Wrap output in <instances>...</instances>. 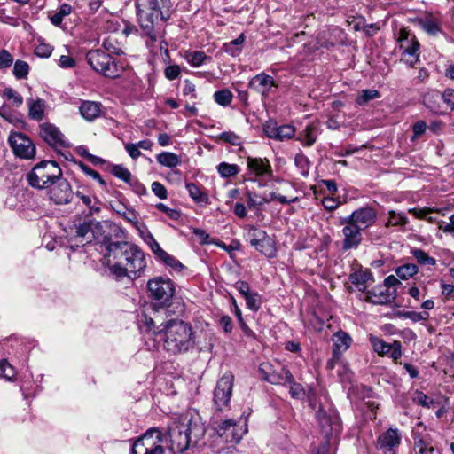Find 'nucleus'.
Instances as JSON below:
<instances>
[{
  "label": "nucleus",
  "instance_id": "6e6552de",
  "mask_svg": "<svg viewBox=\"0 0 454 454\" xmlns=\"http://www.w3.org/2000/svg\"><path fill=\"white\" fill-rule=\"evenodd\" d=\"M88 64L97 72L106 77L114 78L118 76L117 64L109 53L101 49L90 51L86 55Z\"/></svg>",
  "mask_w": 454,
  "mask_h": 454
},
{
  "label": "nucleus",
  "instance_id": "49530a36",
  "mask_svg": "<svg viewBox=\"0 0 454 454\" xmlns=\"http://www.w3.org/2000/svg\"><path fill=\"white\" fill-rule=\"evenodd\" d=\"M411 254L417 262L422 265H435L436 261L430 257L425 251L415 248L411 251Z\"/></svg>",
  "mask_w": 454,
  "mask_h": 454
},
{
  "label": "nucleus",
  "instance_id": "4be33fe9",
  "mask_svg": "<svg viewBox=\"0 0 454 454\" xmlns=\"http://www.w3.org/2000/svg\"><path fill=\"white\" fill-rule=\"evenodd\" d=\"M39 134L40 137L51 146L64 145V137L62 133L57 127L51 123L41 124Z\"/></svg>",
  "mask_w": 454,
  "mask_h": 454
},
{
  "label": "nucleus",
  "instance_id": "ea45409f",
  "mask_svg": "<svg viewBox=\"0 0 454 454\" xmlns=\"http://www.w3.org/2000/svg\"><path fill=\"white\" fill-rule=\"evenodd\" d=\"M418 273V266L413 263H407L395 269V274L402 279H408Z\"/></svg>",
  "mask_w": 454,
  "mask_h": 454
},
{
  "label": "nucleus",
  "instance_id": "a878e982",
  "mask_svg": "<svg viewBox=\"0 0 454 454\" xmlns=\"http://www.w3.org/2000/svg\"><path fill=\"white\" fill-rule=\"evenodd\" d=\"M408 224L409 219L404 213L395 210L388 212V218L385 224L386 227H397L400 231H405Z\"/></svg>",
  "mask_w": 454,
  "mask_h": 454
},
{
  "label": "nucleus",
  "instance_id": "8fccbe9b",
  "mask_svg": "<svg viewBox=\"0 0 454 454\" xmlns=\"http://www.w3.org/2000/svg\"><path fill=\"white\" fill-rule=\"evenodd\" d=\"M247 235L250 238V244H251V246H256L259 241H261L263 239L269 237V235L266 233V231H264L262 230H260V229H257V228H255L254 226H252L249 229V231L247 232Z\"/></svg>",
  "mask_w": 454,
  "mask_h": 454
},
{
  "label": "nucleus",
  "instance_id": "423d86ee",
  "mask_svg": "<svg viewBox=\"0 0 454 454\" xmlns=\"http://www.w3.org/2000/svg\"><path fill=\"white\" fill-rule=\"evenodd\" d=\"M148 297L159 307L169 305L174 294V283L167 278L155 277L147 282Z\"/></svg>",
  "mask_w": 454,
  "mask_h": 454
},
{
  "label": "nucleus",
  "instance_id": "37998d69",
  "mask_svg": "<svg viewBox=\"0 0 454 454\" xmlns=\"http://www.w3.org/2000/svg\"><path fill=\"white\" fill-rule=\"evenodd\" d=\"M247 308L252 311H258L262 305L261 295L257 292H250L244 297Z\"/></svg>",
  "mask_w": 454,
  "mask_h": 454
},
{
  "label": "nucleus",
  "instance_id": "ddd939ff",
  "mask_svg": "<svg viewBox=\"0 0 454 454\" xmlns=\"http://www.w3.org/2000/svg\"><path fill=\"white\" fill-rule=\"evenodd\" d=\"M397 292L395 289L388 290L386 286H376L365 292L364 301L375 305L389 304L396 299Z\"/></svg>",
  "mask_w": 454,
  "mask_h": 454
},
{
  "label": "nucleus",
  "instance_id": "4468645a",
  "mask_svg": "<svg viewBox=\"0 0 454 454\" xmlns=\"http://www.w3.org/2000/svg\"><path fill=\"white\" fill-rule=\"evenodd\" d=\"M289 372L285 366L278 365V369H276L268 362L262 363L259 366L261 377L271 384L285 385V375Z\"/></svg>",
  "mask_w": 454,
  "mask_h": 454
},
{
  "label": "nucleus",
  "instance_id": "de8ad7c7",
  "mask_svg": "<svg viewBox=\"0 0 454 454\" xmlns=\"http://www.w3.org/2000/svg\"><path fill=\"white\" fill-rule=\"evenodd\" d=\"M3 96L7 100L12 101V104L16 107L20 106L23 103L22 96L16 90H14L12 88H5L3 90Z\"/></svg>",
  "mask_w": 454,
  "mask_h": 454
},
{
  "label": "nucleus",
  "instance_id": "2eb2a0df",
  "mask_svg": "<svg viewBox=\"0 0 454 454\" xmlns=\"http://www.w3.org/2000/svg\"><path fill=\"white\" fill-rule=\"evenodd\" d=\"M347 218L348 221H351L360 229L364 230L374 224L377 213L372 207H364L353 211Z\"/></svg>",
  "mask_w": 454,
  "mask_h": 454
},
{
  "label": "nucleus",
  "instance_id": "f3484780",
  "mask_svg": "<svg viewBox=\"0 0 454 454\" xmlns=\"http://www.w3.org/2000/svg\"><path fill=\"white\" fill-rule=\"evenodd\" d=\"M56 183L57 184L51 190V200L55 204L69 203L74 195L69 183L61 177Z\"/></svg>",
  "mask_w": 454,
  "mask_h": 454
},
{
  "label": "nucleus",
  "instance_id": "72a5a7b5",
  "mask_svg": "<svg viewBox=\"0 0 454 454\" xmlns=\"http://www.w3.org/2000/svg\"><path fill=\"white\" fill-rule=\"evenodd\" d=\"M257 251L263 254L269 258H272L275 256L276 249L274 247L273 240L270 237H267L262 240L259 241L256 246H253Z\"/></svg>",
  "mask_w": 454,
  "mask_h": 454
},
{
  "label": "nucleus",
  "instance_id": "a19ab883",
  "mask_svg": "<svg viewBox=\"0 0 454 454\" xmlns=\"http://www.w3.org/2000/svg\"><path fill=\"white\" fill-rule=\"evenodd\" d=\"M214 99L218 105L226 106L231 103L233 94L228 89L220 90L214 93Z\"/></svg>",
  "mask_w": 454,
  "mask_h": 454
},
{
  "label": "nucleus",
  "instance_id": "864d4df0",
  "mask_svg": "<svg viewBox=\"0 0 454 454\" xmlns=\"http://www.w3.org/2000/svg\"><path fill=\"white\" fill-rule=\"evenodd\" d=\"M246 196L247 198V204L250 209H254L257 207L263 205L262 197L258 195L255 192L247 190Z\"/></svg>",
  "mask_w": 454,
  "mask_h": 454
},
{
  "label": "nucleus",
  "instance_id": "473e14b6",
  "mask_svg": "<svg viewBox=\"0 0 454 454\" xmlns=\"http://www.w3.org/2000/svg\"><path fill=\"white\" fill-rule=\"evenodd\" d=\"M186 189L190 197L197 203H207L208 196L202 189L194 183H187Z\"/></svg>",
  "mask_w": 454,
  "mask_h": 454
},
{
  "label": "nucleus",
  "instance_id": "bf43d9fd",
  "mask_svg": "<svg viewBox=\"0 0 454 454\" xmlns=\"http://www.w3.org/2000/svg\"><path fill=\"white\" fill-rule=\"evenodd\" d=\"M117 213L120 214L127 222L137 224L138 222L137 215L135 210L131 208H127L123 207L122 210H117Z\"/></svg>",
  "mask_w": 454,
  "mask_h": 454
},
{
  "label": "nucleus",
  "instance_id": "7c9ffc66",
  "mask_svg": "<svg viewBox=\"0 0 454 454\" xmlns=\"http://www.w3.org/2000/svg\"><path fill=\"white\" fill-rule=\"evenodd\" d=\"M157 161L161 166L175 168L181 164L179 156L171 152H162L156 156Z\"/></svg>",
  "mask_w": 454,
  "mask_h": 454
},
{
  "label": "nucleus",
  "instance_id": "680f3d73",
  "mask_svg": "<svg viewBox=\"0 0 454 454\" xmlns=\"http://www.w3.org/2000/svg\"><path fill=\"white\" fill-rule=\"evenodd\" d=\"M79 166L84 174L97 180L102 186H106V182L102 179L98 172L82 162L79 163Z\"/></svg>",
  "mask_w": 454,
  "mask_h": 454
},
{
  "label": "nucleus",
  "instance_id": "aec40b11",
  "mask_svg": "<svg viewBox=\"0 0 454 454\" xmlns=\"http://www.w3.org/2000/svg\"><path fill=\"white\" fill-rule=\"evenodd\" d=\"M401 442V433L397 428H389L378 437V447L384 452L393 451Z\"/></svg>",
  "mask_w": 454,
  "mask_h": 454
},
{
  "label": "nucleus",
  "instance_id": "c85d7f7f",
  "mask_svg": "<svg viewBox=\"0 0 454 454\" xmlns=\"http://www.w3.org/2000/svg\"><path fill=\"white\" fill-rule=\"evenodd\" d=\"M184 59L193 67H199L203 64L211 60V57L207 56L204 51H187L184 54Z\"/></svg>",
  "mask_w": 454,
  "mask_h": 454
},
{
  "label": "nucleus",
  "instance_id": "f257e3e1",
  "mask_svg": "<svg viewBox=\"0 0 454 454\" xmlns=\"http://www.w3.org/2000/svg\"><path fill=\"white\" fill-rule=\"evenodd\" d=\"M105 263L117 280L124 277L137 278L146 267L145 254L136 244L109 241L105 244Z\"/></svg>",
  "mask_w": 454,
  "mask_h": 454
},
{
  "label": "nucleus",
  "instance_id": "603ef678",
  "mask_svg": "<svg viewBox=\"0 0 454 454\" xmlns=\"http://www.w3.org/2000/svg\"><path fill=\"white\" fill-rule=\"evenodd\" d=\"M102 46L104 48V51L112 55H120L122 53L121 49L116 45L115 41L112 40L110 37L106 38L103 41Z\"/></svg>",
  "mask_w": 454,
  "mask_h": 454
},
{
  "label": "nucleus",
  "instance_id": "13d9d810",
  "mask_svg": "<svg viewBox=\"0 0 454 454\" xmlns=\"http://www.w3.org/2000/svg\"><path fill=\"white\" fill-rule=\"evenodd\" d=\"M15 375L13 367L5 360L0 361V378L12 380Z\"/></svg>",
  "mask_w": 454,
  "mask_h": 454
},
{
  "label": "nucleus",
  "instance_id": "338daca9",
  "mask_svg": "<svg viewBox=\"0 0 454 454\" xmlns=\"http://www.w3.org/2000/svg\"><path fill=\"white\" fill-rule=\"evenodd\" d=\"M180 67L177 65L168 66L165 68L164 74L168 80H175L180 75Z\"/></svg>",
  "mask_w": 454,
  "mask_h": 454
},
{
  "label": "nucleus",
  "instance_id": "9d476101",
  "mask_svg": "<svg viewBox=\"0 0 454 454\" xmlns=\"http://www.w3.org/2000/svg\"><path fill=\"white\" fill-rule=\"evenodd\" d=\"M233 388V375L225 373L218 380L214 391V403L217 410L226 407L231 398Z\"/></svg>",
  "mask_w": 454,
  "mask_h": 454
},
{
  "label": "nucleus",
  "instance_id": "c03bdc74",
  "mask_svg": "<svg viewBox=\"0 0 454 454\" xmlns=\"http://www.w3.org/2000/svg\"><path fill=\"white\" fill-rule=\"evenodd\" d=\"M294 163L300 173L303 176H307L309 173L310 162L306 155L303 153L296 154Z\"/></svg>",
  "mask_w": 454,
  "mask_h": 454
},
{
  "label": "nucleus",
  "instance_id": "0e129e2a",
  "mask_svg": "<svg viewBox=\"0 0 454 454\" xmlns=\"http://www.w3.org/2000/svg\"><path fill=\"white\" fill-rule=\"evenodd\" d=\"M152 191L160 200L167 199L168 197L167 189L160 182L155 181L152 184Z\"/></svg>",
  "mask_w": 454,
  "mask_h": 454
},
{
  "label": "nucleus",
  "instance_id": "b1692460",
  "mask_svg": "<svg viewBox=\"0 0 454 454\" xmlns=\"http://www.w3.org/2000/svg\"><path fill=\"white\" fill-rule=\"evenodd\" d=\"M27 104L28 106V116L32 120L41 121L44 116L45 112V101L42 98H27Z\"/></svg>",
  "mask_w": 454,
  "mask_h": 454
},
{
  "label": "nucleus",
  "instance_id": "09e8293b",
  "mask_svg": "<svg viewBox=\"0 0 454 454\" xmlns=\"http://www.w3.org/2000/svg\"><path fill=\"white\" fill-rule=\"evenodd\" d=\"M112 173L114 176L124 181L125 183L131 184V173L122 165H114L112 169Z\"/></svg>",
  "mask_w": 454,
  "mask_h": 454
},
{
  "label": "nucleus",
  "instance_id": "6ab92c4d",
  "mask_svg": "<svg viewBox=\"0 0 454 454\" xmlns=\"http://www.w3.org/2000/svg\"><path fill=\"white\" fill-rule=\"evenodd\" d=\"M248 87L265 98L270 94L273 87H277V84L270 75L261 73L249 81Z\"/></svg>",
  "mask_w": 454,
  "mask_h": 454
},
{
  "label": "nucleus",
  "instance_id": "0eeeda50",
  "mask_svg": "<svg viewBox=\"0 0 454 454\" xmlns=\"http://www.w3.org/2000/svg\"><path fill=\"white\" fill-rule=\"evenodd\" d=\"M132 454H165L161 432L154 427L148 429L134 442Z\"/></svg>",
  "mask_w": 454,
  "mask_h": 454
},
{
  "label": "nucleus",
  "instance_id": "2f4dec72",
  "mask_svg": "<svg viewBox=\"0 0 454 454\" xmlns=\"http://www.w3.org/2000/svg\"><path fill=\"white\" fill-rule=\"evenodd\" d=\"M317 139L316 127L313 125H308L303 130H301L297 137L303 145L311 146Z\"/></svg>",
  "mask_w": 454,
  "mask_h": 454
},
{
  "label": "nucleus",
  "instance_id": "5fc2aeb1",
  "mask_svg": "<svg viewBox=\"0 0 454 454\" xmlns=\"http://www.w3.org/2000/svg\"><path fill=\"white\" fill-rule=\"evenodd\" d=\"M219 139L232 145H239L242 142L241 137L232 131L221 133L219 135Z\"/></svg>",
  "mask_w": 454,
  "mask_h": 454
},
{
  "label": "nucleus",
  "instance_id": "f03ea898",
  "mask_svg": "<svg viewBox=\"0 0 454 454\" xmlns=\"http://www.w3.org/2000/svg\"><path fill=\"white\" fill-rule=\"evenodd\" d=\"M135 8L137 21L145 35L155 42L160 24L171 17L173 3L171 0H135Z\"/></svg>",
  "mask_w": 454,
  "mask_h": 454
},
{
  "label": "nucleus",
  "instance_id": "79ce46f5",
  "mask_svg": "<svg viewBox=\"0 0 454 454\" xmlns=\"http://www.w3.org/2000/svg\"><path fill=\"white\" fill-rule=\"evenodd\" d=\"M29 69L27 62L19 59L14 63L12 73L16 79L22 80L27 78Z\"/></svg>",
  "mask_w": 454,
  "mask_h": 454
},
{
  "label": "nucleus",
  "instance_id": "e433bc0d",
  "mask_svg": "<svg viewBox=\"0 0 454 454\" xmlns=\"http://www.w3.org/2000/svg\"><path fill=\"white\" fill-rule=\"evenodd\" d=\"M370 342L372 345L374 351L381 356L388 355L392 348L391 343H387L383 340L375 336L370 337Z\"/></svg>",
  "mask_w": 454,
  "mask_h": 454
},
{
  "label": "nucleus",
  "instance_id": "412c9836",
  "mask_svg": "<svg viewBox=\"0 0 454 454\" xmlns=\"http://www.w3.org/2000/svg\"><path fill=\"white\" fill-rule=\"evenodd\" d=\"M264 132L271 139L284 141L294 136L295 129L292 125L277 126L275 124H267L264 127Z\"/></svg>",
  "mask_w": 454,
  "mask_h": 454
},
{
  "label": "nucleus",
  "instance_id": "c756f323",
  "mask_svg": "<svg viewBox=\"0 0 454 454\" xmlns=\"http://www.w3.org/2000/svg\"><path fill=\"white\" fill-rule=\"evenodd\" d=\"M285 385L289 386V394L294 399H301L305 395V390L303 387L295 382L294 376L291 372L286 373L285 375Z\"/></svg>",
  "mask_w": 454,
  "mask_h": 454
},
{
  "label": "nucleus",
  "instance_id": "5701e85b",
  "mask_svg": "<svg viewBox=\"0 0 454 454\" xmlns=\"http://www.w3.org/2000/svg\"><path fill=\"white\" fill-rule=\"evenodd\" d=\"M333 359H340V356L347 351L352 342V339L346 332L339 331L333 334Z\"/></svg>",
  "mask_w": 454,
  "mask_h": 454
},
{
  "label": "nucleus",
  "instance_id": "69168bd1",
  "mask_svg": "<svg viewBox=\"0 0 454 454\" xmlns=\"http://www.w3.org/2000/svg\"><path fill=\"white\" fill-rule=\"evenodd\" d=\"M139 323L140 325H143L147 331H153V333L156 332L155 320L148 317L146 314L142 316L141 319H139Z\"/></svg>",
  "mask_w": 454,
  "mask_h": 454
},
{
  "label": "nucleus",
  "instance_id": "9b49d317",
  "mask_svg": "<svg viewBox=\"0 0 454 454\" xmlns=\"http://www.w3.org/2000/svg\"><path fill=\"white\" fill-rule=\"evenodd\" d=\"M247 432V425L240 424V420L231 419L224 420L217 428V434L226 442L238 443Z\"/></svg>",
  "mask_w": 454,
  "mask_h": 454
},
{
  "label": "nucleus",
  "instance_id": "3c124183",
  "mask_svg": "<svg viewBox=\"0 0 454 454\" xmlns=\"http://www.w3.org/2000/svg\"><path fill=\"white\" fill-rule=\"evenodd\" d=\"M380 97V93L376 90H364L356 99V103L357 105H364L370 100L377 98Z\"/></svg>",
  "mask_w": 454,
  "mask_h": 454
},
{
  "label": "nucleus",
  "instance_id": "7ed1b4c3",
  "mask_svg": "<svg viewBox=\"0 0 454 454\" xmlns=\"http://www.w3.org/2000/svg\"><path fill=\"white\" fill-rule=\"evenodd\" d=\"M164 348L172 354L185 353L195 346V335L190 324L182 320L171 319L162 323Z\"/></svg>",
  "mask_w": 454,
  "mask_h": 454
},
{
  "label": "nucleus",
  "instance_id": "cd10ccee",
  "mask_svg": "<svg viewBox=\"0 0 454 454\" xmlns=\"http://www.w3.org/2000/svg\"><path fill=\"white\" fill-rule=\"evenodd\" d=\"M349 280L358 287L359 291L365 292V287L363 286L369 281L373 282V277L369 270H360L350 274Z\"/></svg>",
  "mask_w": 454,
  "mask_h": 454
},
{
  "label": "nucleus",
  "instance_id": "6e6d98bb",
  "mask_svg": "<svg viewBox=\"0 0 454 454\" xmlns=\"http://www.w3.org/2000/svg\"><path fill=\"white\" fill-rule=\"evenodd\" d=\"M92 223H83L75 227V238H81L85 239V243L90 241V238L86 239V236L91 231Z\"/></svg>",
  "mask_w": 454,
  "mask_h": 454
},
{
  "label": "nucleus",
  "instance_id": "c9c22d12",
  "mask_svg": "<svg viewBox=\"0 0 454 454\" xmlns=\"http://www.w3.org/2000/svg\"><path fill=\"white\" fill-rule=\"evenodd\" d=\"M408 213L421 220H426L427 218V215H431L432 213H439L444 215L443 209L429 207H424L422 208H410Z\"/></svg>",
  "mask_w": 454,
  "mask_h": 454
},
{
  "label": "nucleus",
  "instance_id": "774afa93",
  "mask_svg": "<svg viewBox=\"0 0 454 454\" xmlns=\"http://www.w3.org/2000/svg\"><path fill=\"white\" fill-rule=\"evenodd\" d=\"M442 100L447 104L451 110H454V90L446 89L442 94H441Z\"/></svg>",
  "mask_w": 454,
  "mask_h": 454
},
{
  "label": "nucleus",
  "instance_id": "bb28decb",
  "mask_svg": "<svg viewBox=\"0 0 454 454\" xmlns=\"http://www.w3.org/2000/svg\"><path fill=\"white\" fill-rule=\"evenodd\" d=\"M441 101L442 97L438 90H430L423 96V103L425 106L434 113H438L440 111Z\"/></svg>",
  "mask_w": 454,
  "mask_h": 454
},
{
  "label": "nucleus",
  "instance_id": "4c0bfd02",
  "mask_svg": "<svg viewBox=\"0 0 454 454\" xmlns=\"http://www.w3.org/2000/svg\"><path fill=\"white\" fill-rule=\"evenodd\" d=\"M75 195L88 207V209H89L88 214L90 215L99 213L100 207L98 206V201L96 199H95V201L93 202L92 198L90 195H85L81 192H76Z\"/></svg>",
  "mask_w": 454,
  "mask_h": 454
},
{
  "label": "nucleus",
  "instance_id": "1a4fd4ad",
  "mask_svg": "<svg viewBox=\"0 0 454 454\" xmlns=\"http://www.w3.org/2000/svg\"><path fill=\"white\" fill-rule=\"evenodd\" d=\"M8 142L13 153L21 159H32L35 155V146L26 135L20 132H12Z\"/></svg>",
  "mask_w": 454,
  "mask_h": 454
},
{
  "label": "nucleus",
  "instance_id": "39448f33",
  "mask_svg": "<svg viewBox=\"0 0 454 454\" xmlns=\"http://www.w3.org/2000/svg\"><path fill=\"white\" fill-rule=\"evenodd\" d=\"M62 177V170L53 160L37 163L27 175L28 184L35 189H47Z\"/></svg>",
  "mask_w": 454,
  "mask_h": 454
},
{
  "label": "nucleus",
  "instance_id": "e2e57ef3",
  "mask_svg": "<svg viewBox=\"0 0 454 454\" xmlns=\"http://www.w3.org/2000/svg\"><path fill=\"white\" fill-rule=\"evenodd\" d=\"M13 63V57L7 50L0 51V69L10 67Z\"/></svg>",
  "mask_w": 454,
  "mask_h": 454
},
{
  "label": "nucleus",
  "instance_id": "a211bd4d",
  "mask_svg": "<svg viewBox=\"0 0 454 454\" xmlns=\"http://www.w3.org/2000/svg\"><path fill=\"white\" fill-rule=\"evenodd\" d=\"M247 166L249 174L254 175L257 177L272 176L273 172L271 165L269 160L266 158H254L249 156L247 159Z\"/></svg>",
  "mask_w": 454,
  "mask_h": 454
},
{
  "label": "nucleus",
  "instance_id": "dca6fc26",
  "mask_svg": "<svg viewBox=\"0 0 454 454\" xmlns=\"http://www.w3.org/2000/svg\"><path fill=\"white\" fill-rule=\"evenodd\" d=\"M399 49L402 50V56L413 55L419 51V43L416 36L406 28H402L399 31L397 37Z\"/></svg>",
  "mask_w": 454,
  "mask_h": 454
},
{
  "label": "nucleus",
  "instance_id": "052dcab7",
  "mask_svg": "<svg viewBox=\"0 0 454 454\" xmlns=\"http://www.w3.org/2000/svg\"><path fill=\"white\" fill-rule=\"evenodd\" d=\"M156 208L159 209L160 212L165 213L172 220H178L179 217L181 216V213L179 210L176 208H170L163 203H158L156 205Z\"/></svg>",
  "mask_w": 454,
  "mask_h": 454
},
{
  "label": "nucleus",
  "instance_id": "a18cd8bd",
  "mask_svg": "<svg viewBox=\"0 0 454 454\" xmlns=\"http://www.w3.org/2000/svg\"><path fill=\"white\" fill-rule=\"evenodd\" d=\"M421 27L428 35H436L441 32V27L437 21L433 19H426L419 21Z\"/></svg>",
  "mask_w": 454,
  "mask_h": 454
},
{
  "label": "nucleus",
  "instance_id": "f704fd0d",
  "mask_svg": "<svg viewBox=\"0 0 454 454\" xmlns=\"http://www.w3.org/2000/svg\"><path fill=\"white\" fill-rule=\"evenodd\" d=\"M73 11V7L68 4H62L58 12L50 16L51 22L56 27H61L65 17L68 16Z\"/></svg>",
  "mask_w": 454,
  "mask_h": 454
},
{
  "label": "nucleus",
  "instance_id": "20e7f679",
  "mask_svg": "<svg viewBox=\"0 0 454 454\" xmlns=\"http://www.w3.org/2000/svg\"><path fill=\"white\" fill-rule=\"evenodd\" d=\"M205 434V428L197 420L180 417L168 428L170 449L174 452H184L191 443H197Z\"/></svg>",
  "mask_w": 454,
  "mask_h": 454
},
{
  "label": "nucleus",
  "instance_id": "393cba45",
  "mask_svg": "<svg viewBox=\"0 0 454 454\" xmlns=\"http://www.w3.org/2000/svg\"><path fill=\"white\" fill-rule=\"evenodd\" d=\"M79 111L86 121H91L99 116L100 104L94 101H83L79 107Z\"/></svg>",
  "mask_w": 454,
  "mask_h": 454
},
{
  "label": "nucleus",
  "instance_id": "4d7b16f0",
  "mask_svg": "<svg viewBox=\"0 0 454 454\" xmlns=\"http://www.w3.org/2000/svg\"><path fill=\"white\" fill-rule=\"evenodd\" d=\"M160 261L176 271H180L184 268L183 264L176 258L168 253L165 254Z\"/></svg>",
  "mask_w": 454,
  "mask_h": 454
},
{
  "label": "nucleus",
  "instance_id": "58836bf2",
  "mask_svg": "<svg viewBox=\"0 0 454 454\" xmlns=\"http://www.w3.org/2000/svg\"><path fill=\"white\" fill-rule=\"evenodd\" d=\"M219 175L223 178H228L236 176L239 172V167L236 164H230L227 162H221L217 166Z\"/></svg>",
  "mask_w": 454,
  "mask_h": 454
},
{
  "label": "nucleus",
  "instance_id": "f8f14e48",
  "mask_svg": "<svg viewBox=\"0 0 454 454\" xmlns=\"http://www.w3.org/2000/svg\"><path fill=\"white\" fill-rule=\"evenodd\" d=\"M341 225H344L342 229L343 242L342 248L344 250H349L356 248L362 241V229L353 223L351 221H348L347 217L341 218L340 221Z\"/></svg>",
  "mask_w": 454,
  "mask_h": 454
}]
</instances>
